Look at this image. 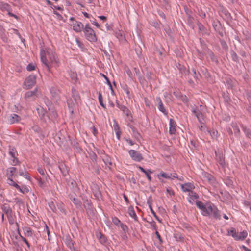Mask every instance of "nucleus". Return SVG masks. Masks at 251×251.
<instances>
[{"label": "nucleus", "instance_id": "1", "mask_svg": "<svg viewBox=\"0 0 251 251\" xmlns=\"http://www.w3.org/2000/svg\"><path fill=\"white\" fill-rule=\"evenodd\" d=\"M202 214L205 216L213 217L216 219H221L219 211L213 204L207 203L205 209L202 212Z\"/></svg>", "mask_w": 251, "mask_h": 251}, {"label": "nucleus", "instance_id": "2", "mask_svg": "<svg viewBox=\"0 0 251 251\" xmlns=\"http://www.w3.org/2000/svg\"><path fill=\"white\" fill-rule=\"evenodd\" d=\"M86 38L91 42H96L97 38L94 30L91 28L89 24L86 25L83 29Z\"/></svg>", "mask_w": 251, "mask_h": 251}, {"label": "nucleus", "instance_id": "3", "mask_svg": "<svg viewBox=\"0 0 251 251\" xmlns=\"http://www.w3.org/2000/svg\"><path fill=\"white\" fill-rule=\"evenodd\" d=\"M200 43L201 44L203 48L204 49L206 54L210 58L211 61L213 63H214L216 66L219 65V62L218 60V57L214 53V52L210 49L207 47L206 45L204 43H203V41L201 38L200 39Z\"/></svg>", "mask_w": 251, "mask_h": 251}, {"label": "nucleus", "instance_id": "4", "mask_svg": "<svg viewBox=\"0 0 251 251\" xmlns=\"http://www.w3.org/2000/svg\"><path fill=\"white\" fill-rule=\"evenodd\" d=\"M216 155V160L219 165L222 167L224 168L225 165V155L221 151L217 150L215 151Z\"/></svg>", "mask_w": 251, "mask_h": 251}, {"label": "nucleus", "instance_id": "5", "mask_svg": "<svg viewBox=\"0 0 251 251\" xmlns=\"http://www.w3.org/2000/svg\"><path fill=\"white\" fill-rule=\"evenodd\" d=\"M128 153L132 159L136 162H140L143 160V157L141 153L134 150L128 151Z\"/></svg>", "mask_w": 251, "mask_h": 251}, {"label": "nucleus", "instance_id": "6", "mask_svg": "<svg viewBox=\"0 0 251 251\" xmlns=\"http://www.w3.org/2000/svg\"><path fill=\"white\" fill-rule=\"evenodd\" d=\"M36 77L35 75H31L27 77L24 82L26 89H29L32 88L36 83Z\"/></svg>", "mask_w": 251, "mask_h": 251}, {"label": "nucleus", "instance_id": "7", "mask_svg": "<svg viewBox=\"0 0 251 251\" xmlns=\"http://www.w3.org/2000/svg\"><path fill=\"white\" fill-rule=\"evenodd\" d=\"M212 25L215 31L218 33L220 37H223L224 36V29L220 22L219 21H213Z\"/></svg>", "mask_w": 251, "mask_h": 251}, {"label": "nucleus", "instance_id": "8", "mask_svg": "<svg viewBox=\"0 0 251 251\" xmlns=\"http://www.w3.org/2000/svg\"><path fill=\"white\" fill-rule=\"evenodd\" d=\"M135 73L138 77L139 83L141 85H145L147 84V81L145 78L144 77L143 74L141 72L140 69L138 68H134Z\"/></svg>", "mask_w": 251, "mask_h": 251}, {"label": "nucleus", "instance_id": "9", "mask_svg": "<svg viewBox=\"0 0 251 251\" xmlns=\"http://www.w3.org/2000/svg\"><path fill=\"white\" fill-rule=\"evenodd\" d=\"M181 188L183 192H189V195H191L190 192L195 189V186L192 183L188 182L184 184H181Z\"/></svg>", "mask_w": 251, "mask_h": 251}, {"label": "nucleus", "instance_id": "10", "mask_svg": "<svg viewBox=\"0 0 251 251\" xmlns=\"http://www.w3.org/2000/svg\"><path fill=\"white\" fill-rule=\"evenodd\" d=\"M197 25L198 26L199 30L203 35H209L210 32V30L207 29L204 25L200 22L198 21Z\"/></svg>", "mask_w": 251, "mask_h": 251}, {"label": "nucleus", "instance_id": "11", "mask_svg": "<svg viewBox=\"0 0 251 251\" xmlns=\"http://www.w3.org/2000/svg\"><path fill=\"white\" fill-rule=\"evenodd\" d=\"M72 97L77 104L80 102L81 98L79 93L74 87L72 88Z\"/></svg>", "mask_w": 251, "mask_h": 251}, {"label": "nucleus", "instance_id": "12", "mask_svg": "<svg viewBox=\"0 0 251 251\" xmlns=\"http://www.w3.org/2000/svg\"><path fill=\"white\" fill-rule=\"evenodd\" d=\"M37 92V88H36L33 91H29L26 92L25 95V98L27 100L30 99L34 100L36 98Z\"/></svg>", "mask_w": 251, "mask_h": 251}, {"label": "nucleus", "instance_id": "13", "mask_svg": "<svg viewBox=\"0 0 251 251\" xmlns=\"http://www.w3.org/2000/svg\"><path fill=\"white\" fill-rule=\"evenodd\" d=\"M73 30L76 32H80L84 29L83 24L81 22L75 21L73 23Z\"/></svg>", "mask_w": 251, "mask_h": 251}, {"label": "nucleus", "instance_id": "14", "mask_svg": "<svg viewBox=\"0 0 251 251\" xmlns=\"http://www.w3.org/2000/svg\"><path fill=\"white\" fill-rule=\"evenodd\" d=\"M46 52L43 50H41L40 55H41V60L42 63H43L45 66L49 69L50 67V63L48 62L46 57Z\"/></svg>", "mask_w": 251, "mask_h": 251}, {"label": "nucleus", "instance_id": "15", "mask_svg": "<svg viewBox=\"0 0 251 251\" xmlns=\"http://www.w3.org/2000/svg\"><path fill=\"white\" fill-rule=\"evenodd\" d=\"M83 206L88 214L93 213L92 204L90 200H86L83 204Z\"/></svg>", "mask_w": 251, "mask_h": 251}, {"label": "nucleus", "instance_id": "16", "mask_svg": "<svg viewBox=\"0 0 251 251\" xmlns=\"http://www.w3.org/2000/svg\"><path fill=\"white\" fill-rule=\"evenodd\" d=\"M156 102L158 104V108L159 110L162 112L163 113H164L165 115L167 114V112L166 111L163 102L159 97H157L156 98Z\"/></svg>", "mask_w": 251, "mask_h": 251}, {"label": "nucleus", "instance_id": "17", "mask_svg": "<svg viewBox=\"0 0 251 251\" xmlns=\"http://www.w3.org/2000/svg\"><path fill=\"white\" fill-rule=\"evenodd\" d=\"M169 133L170 134H175L176 133V123L175 121L172 119H170L169 120Z\"/></svg>", "mask_w": 251, "mask_h": 251}, {"label": "nucleus", "instance_id": "18", "mask_svg": "<svg viewBox=\"0 0 251 251\" xmlns=\"http://www.w3.org/2000/svg\"><path fill=\"white\" fill-rule=\"evenodd\" d=\"M117 106L123 111V113L126 114V116H129L130 114V111L126 106L120 104L117 101H116Z\"/></svg>", "mask_w": 251, "mask_h": 251}, {"label": "nucleus", "instance_id": "19", "mask_svg": "<svg viewBox=\"0 0 251 251\" xmlns=\"http://www.w3.org/2000/svg\"><path fill=\"white\" fill-rule=\"evenodd\" d=\"M96 236L99 239V242L101 244H105L107 243V239L106 236L102 234L101 232H98L96 233Z\"/></svg>", "mask_w": 251, "mask_h": 251}, {"label": "nucleus", "instance_id": "20", "mask_svg": "<svg viewBox=\"0 0 251 251\" xmlns=\"http://www.w3.org/2000/svg\"><path fill=\"white\" fill-rule=\"evenodd\" d=\"M65 243L67 246L71 250H75L74 247V242H73V241L71 239L70 236H67L66 237Z\"/></svg>", "mask_w": 251, "mask_h": 251}, {"label": "nucleus", "instance_id": "21", "mask_svg": "<svg viewBox=\"0 0 251 251\" xmlns=\"http://www.w3.org/2000/svg\"><path fill=\"white\" fill-rule=\"evenodd\" d=\"M176 67L179 70L180 73H181L182 75H186L189 73V71L186 69V67L180 63H178L176 65Z\"/></svg>", "mask_w": 251, "mask_h": 251}, {"label": "nucleus", "instance_id": "22", "mask_svg": "<svg viewBox=\"0 0 251 251\" xmlns=\"http://www.w3.org/2000/svg\"><path fill=\"white\" fill-rule=\"evenodd\" d=\"M68 138L69 141H70L74 149L79 151L81 149L79 146L78 142H76L75 140H72L70 136H68Z\"/></svg>", "mask_w": 251, "mask_h": 251}, {"label": "nucleus", "instance_id": "23", "mask_svg": "<svg viewBox=\"0 0 251 251\" xmlns=\"http://www.w3.org/2000/svg\"><path fill=\"white\" fill-rule=\"evenodd\" d=\"M21 120V117L16 114H12L10 116L9 121L11 124L17 123Z\"/></svg>", "mask_w": 251, "mask_h": 251}, {"label": "nucleus", "instance_id": "24", "mask_svg": "<svg viewBox=\"0 0 251 251\" xmlns=\"http://www.w3.org/2000/svg\"><path fill=\"white\" fill-rule=\"evenodd\" d=\"M129 127L132 130L134 137L137 140H139L141 137V136L139 133L137 129L132 125L129 126Z\"/></svg>", "mask_w": 251, "mask_h": 251}, {"label": "nucleus", "instance_id": "25", "mask_svg": "<svg viewBox=\"0 0 251 251\" xmlns=\"http://www.w3.org/2000/svg\"><path fill=\"white\" fill-rule=\"evenodd\" d=\"M192 112L197 117L198 121L201 123V118H203V114L202 112L198 108H196L192 111Z\"/></svg>", "mask_w": 251, "mask_h": 251}, {"label": "nucleus", "instance_id": "26", "mask_svg": "<svg viewBox=\"0 0 251 251\" xmlns=\"http://www.w3.org/2000/svg\"><path fill=\"white\" fill-rule=\"evenodd\" d=\"M128 213L130 217L133 218L135 221H138V217L136 214V213L134 210L133 207L132 206H130L128 207Z\"/></svg>", "mask_w": 251, "mask_h": 251}, {"label": "nucleus", "instance_id": "27", "mask_svg": "<svg viewBox=\"0 0 251 251\" xmlns=\"http://www.w3.org/2000/svg\"><path fill=\"white\" fill-rule=\"evenodd\" d=\"M102 160L105 165L108 166L109 168H110L111 166L112 165V162L110 157L107 155H105V156L102 157Z\"/></svg>", "mask_w": 251, "mask_h": 251}, {"label": "nucleus", "instance_id": "28", "mask_svg": "<svg viewBox=\"0 0 251 251\" xmlns=\"http://www.w3.org/2000/svg\"><path fill=\"white\" fill-rule=\"evenodd\" d=\"M24 234L27 237H32L33 233L30 227L28 226H25L23 228Z\"/></svg>", "mask_w": 251, "mask_h": 251}, {"label": "nucleus", "instance_id": "29", "mask_svg": "<svg viewBox=\"0 0 251 251\" xmlns=\"http://www.w3.org/2000/svg\"><path fill=\"white\" fill-rule=\"evenodd\" d=\"M59 168L64 176H66L68 174V170L64 164H61Z\"/></svg>", "mask_w": 251, "mask_h": 251}, {"label": "nucleus", "instance_id": "30", "mask_svg": "<svg viewBox=\"0 0 251 251\" xmlns=\"http://www.w3.org/2000/svg\"><path fill=\"white\" fill-rule=\"evenodd\" d=\"M67 102L70 112L73 114L75 106L74 102L71 99H68Z\"/></svg>", "mask_w": 251, "mask_h": 251}, {"label": "nucleus", "instance_id": "31", "mask_svg": "<svg viewBox=\"0 0 251 251\" xmlns=\"http://www.w3.org/2000/svg\"><path fill=\"white\" fill-rule=\"evenodd\" d=\"M220 194L225 201H230L232 198L231 195L227 191H221Z\"/></svg>", "mask_w": 251, "mask_h": 251}, {"label": "nucleus", "instance_id": "32", "mask_svg": "<svg viewBox=\"0 0 251 251\" xmlns=\"http://www.w3.org/2000/svg\"><path fill=\"white\" fill-rule=\"evenodd\" d=\"M37 111L40 118L42 120H44L46 111L44 110L43 107L40 106L37 108Z\"/></svg>", "mask_w": 251, "mask_h": 251}, {"label": "nucleus", "instance_id": "33", "mask_svg": "<svg viewBox=\"0 0 251 251\" xmlns=\"http://www.w3.org/2000/svg\"><path fill=\"white\" fill-rule=\"evenodd\" d=\"M93 193L96 199H99V197L101 196L100 191L97 185L95 186L94 188L93 189Z\"/></svg>", "mask_w": 251, "mask_h": 251}, {"label": "nucleus", "instance_id": "34", "mask_svg": "<svg viewBox=\"0 0 251 251\" xmlns=\"http://www.w3.org/2000/svg\"><path fill=\"white\" fill-rule=\"evenodd\" d=\"M194 22H195V19L193 16L191 17L187 18V24L192 29H194V28L195 27Z\"/></svg>", "mask_w": 251, "mask_h": 251}, {"label": "nucleus", "instance_id": "35", "mask_svg": "<svg viewBox=\"0 0 251 251\" xmlns=\"http://www.w3.org/2000/svg\"><path fill=\"white\" fill-rule=\"evenodd\" d=\"M1 209L6 215L11 213L12 212V210L9 205L7 204L2 205Z\"/></svg>", "mask_w": 251, "mask_h": 251}, {"label": "nucleus", "instance_id": "36", "mask_svg": "<svg viewBox=\"0 0 251 251\" xmlns=\"http://www.w3.org/2000/svg\"><path fill=\"white\" fill-rule=\"evenodd\" d=\"M222 16L227 21L231 20V16L229 12L226 10L224 9L222 11Z\"/></svg>", "mask_w": 251, "mask_h": 251}, {"label": "nucleus", "instance_id": "37", "mask_svg": "<svg viewBox=\"0 0 251 251\" xmlns=\"http://www.w3.org/2000/svg\"><path fill=\"white\" fill-rule=\"evenodd\" d=\"M241 128L243 131L244 132L245 134H246V136L248 138H251V130L248 128L246 126H244V125H241Z\"/></svg>", "mask_w": 251, "mask_h": 251}, {"label": "nucleus", "instance_id": "38", "mask_svg": "<svg viewBox=\"0 0 251 251\" xmlns=\"http://www.w3.org/2000/svg\"><path fill=\"white\" fill-rule=\"evenodd\" d=\"M70 199L77 208H79L81 206V202L78 199H76L75 197H72V196H71Z\"/></svg>", "mask_w": 251, "mask_h": 251}, {"label": "nucleus", "instance_id": "39", "mask_svg": "<svg viewBox=\"0 0 251 251\" xmlns=\"http://www.w3.org/2000/svg\"><path fill=\"white\" fill-rule=\"evenodd\" d=\"M6 216L7 217L9 224L10 225L14 224V223H15V216L13 215L12 212L11 213H9V214L6 215Z\"/></svg>", "mask_w": 251, "mask_h": 251}, {"label": "nucleus", "instance_id": "40", "mask_svg": "<svg viewBox=\"0 0 251 251\" xmlns=\"http://www.w3.org/2000/svg\"><path fill=\"white\" fill-rule=\"evenodd\" d=\"M146 76L148 81L150 82L153 81L155 79L154 75L150 71H147L146 73Z\"/></svg>", "mask_w": 251, "mask_h": 251}, {"label": "nucleus", "instance_id": "41", "mask_svg": "<svg viewBox=\"0 0 251 251\" xmlns=\"http://www.w3.org/2000/svg\"><path fill=\"white\" fill-rule=\"evenodd\" d=\"M7 181H8V183L10 185L14 186L17 190L18 189H20V186L13 181V180L12 179V177H9L8 178Z\"/></svg>", "mask_w": 251, "mask_h": 251}, {"label": "nucleus", "instance_id": "42", "mask_svg": "<svg viewBox=\"0 0 251 251\" xmlns=\"http://www.w3.org/2000/svg\"><path fill=\"white\" fill-rule=\"evenodd\" d=\"M201 73L203 75L205 78L206 79H208L211 77L210 74L208 72L207 70L205 68H203L201 69Z\"/></svg>", "mask_w": 251, "mask_h": 251}, {"label": "nucleus", "instance_id": "43", "mask_svg": "<svg viewBox=\"0 0 251 251\" xmlns=\"http://www.w3.org/2000/svg\"><path fill=\"white\" fill-rule=\"evenodd\" d=\"M196 204L198 208L201 210L202 212L204 211L205 209L206 205H204L203 202L201 201H197Z\"/></svg>", "mask_w": 251, "mask_h": 251}, {"label": "nucleus", "instance_id": "44", "mask_svg": "<svg viewBox=\"0 0 251 251\" xmlns=\"http://www.w3.org/2000/svg\"><path fill=\"white\" fill-rule=\"evenodd\" d=\"M10 7V5L8 3L3 2H0V8L2 10L9 11Z\"/></svg>", "mask_w": 251, "mask_h": 251}, {"label": "nucleus", "instance_id": "45", "mask_svg": "<svg viewBox=\"0 0 251 251\" xmlns=\"http://www.w3.org/2000/svg\"><path fill=\"white\" fill-rule=\"evenodd\" d=\"M17 152V151L15 147L9 146V154L12 157L15 156V153Z\"/></svg>", "mask_w": 251, "mask_h": 251}, {"label": "nucleus", "instance_id": "46", "mask_svg": "<svg viewBox=\"0 0 251 251\" xmlns=\"http://www.w3.org/2000/svg\"><path fill=\"white\" fill-rule=\"evenodd\" d=\"M230 55L231 58L233 61L236 62H239L238 56L234 51L231 50L230 51Z\"/></svg>", "mask_w": 251, "mask_h": 251}, {"label": "nucleus", "instance_id": "47", "mask_svg": "<svg viewBox=\"0 0 251 251\" xmlns=\"http://www.w3.org/2000/svg\"><path fill=\"white\" fill-rule=\"evenodd\" d=\"M159 179L161 181V182H163V180H161V178H160V176H161L163 178H167V179H172L170 176L168 175L167 173L161 172L158 175Z\"/></svg>", "mask_w": 251, "mask_h": 251}, {"label": "nucleus", "instance_id": "48", "mask_svg": "<svg viewBox=\"0 0 251 251\" xmlns=\"http://www.w3.org/2000/svg\"><path fill=\"white\" fill-rule=\"evenodd\" d=\"M28 172L25 169L23 172H19L21 176L25 177L27 180L30 181L31 177L28 175Z\"/></svg>", "mask_w": 251, "mask_h": 251}, {"label": "nucleus", "instance_id": "49", "mask_svg": "<svg viewBox=\"0 0 251 251\" xmlns=\"http://www.w3.org/2000/svg\"><path fill=\"white\" fill-rule=\"evenodd\" d=\"M247 232L246 231H243L242 232H241L239 233L238 234V240H244L246 237L247 236Z\"/></svg>", "mask_w": 251, "mask_h": 251}, {"label": "nucleus", "instance_id": "50", "mask_svg": "<svg viewBox=\"0 0 251 251\" xmlns=\"http://www.w3.org/2000/svg\"><path fill=\"white\" fill-rule=\"evenodd\" d=\"M98 99H99V103H100V106H102L103 108L105 109L106 106L103 102L102 96L101 93L100 92H99Z\"/></svg>", "mask_w": 251, "mask_h": 251}, {"label": "nucleus", "instance_id": "51", "mask_svg": "<svg viewBox=\"0 0 251 251\" xmlns=\"http://www.w3.org/2000/svg\"><path fill=\"white\" fill-rule=\"evenodd\" d=\"M192 71L193 73V77L196 80H198L199 79V77L201 76V74L200 73L196 71L195 68H192Z\"/></svg>", "mask_w": 251, "mask_h": 251}, {"label": "nucleus", "instance_id": "52", "mask_svg": "<svg viewBox=\"0 0 251 251\" xmlns=\"http://www.w3.org/2000/svg\"><path fill=\"white\" fill-rule=\"evenodd\" d=\"M232 127L233 128V130H234L235 135H236L237 136L239 135L240 131V129H239L238 126L237 125V124H233L232 125Z\"/></svg>", "mask_w": 251, "mask_h": 251}, {"label": "nucleus", "instance_id": "53", "mask_svg": "<svg viewBox=\"0 0 251 251\" xmlns=\"http://www.w3.org/2000/svg\"><path fill=\"white\" fill-rule=\"evenodd\" d=\"M70 76L72 80L76 82L77 79V75L76 72H71L70 74Z\"/></svg>", "mask_w": 251, "mask_h": 251}, {"label": "nucleus", "instance_id": "54", "mask_svg": "<svg viewBox=\"0 0 251 251\" xmlns=\"http://www.w3.org/2000/svg\"><path fill=\"white\" fill-rule=\"evenodd\" d=\"M18 190L23 194L27 193L29 191V189L26 186H23L21 187L20 186V189Z\"/></svg>", "mask_w": 251, "mask_h": 251}, {"label": "nucleus", "instance_id": "55", "mask_svg": "<svg viewBox=\"0 0 251 251\" xmlns=\"http://www.w3.org/2000/svg\"><path fill=\"white\" fill-rule=\"evenodd\" d=\"M90 158L94 164L97 163V156L95 153L92 152L90 153Z\"/></svg>", "mask_w": 251, "mask_h": 251}, {"label": "nucleus", "instance_id": "56", "mask_svg": "<svg viewBox=\"0 0 251 251\" xmlns=\"http://www.w3.org/2000/svg\"><path fill=\"white\" fill-rule=\"evenodd\" d=\"M47 53L48 54V57L49 58L51 62H53L55 60V56L53 55L52 52L47 51Z\"/></svg>", "mask_w": 251, "mask_h": 251}, {"label": "nucleus", "instance_id": "57", "mask_svg": "<svg viewBox=\"0 0 251 251\" xmlns=\"http://www.w3.org/2000/svg\"><path fill=\"white\" fill-rule=\"evenodd\" d=\"M152 173H153V172L149 169L146 170L145 171V173H144L146 175V177H147V178L149 181H151V176L150 174H151Z\"/></svg>", "mask_w": 251, "mask_h": 251}, {"label": "nucleus", "instance_id": "58", "mask_svg": "<svg viewBox=\"0 0 251 251\" xmlns=\"http://www.w3.org/2000/svg\"><path fill=\"white\" fill-rule=\"evenodd\" d=\"M185 12L187 17H192L193 12L191 10L189 9L187 7H184Z\"/></svg>", "mask_w": 251, "mask_h": 251}, {"label": "nucleus", "instance_id": "59", "mask_svg": "<svg viewBox=\"0 0 251 251\" xmlns=\"http://www.w3.org/2000/svg\"><path fill=\"white\" fill-rule=\"evenodd\" d=\"M223 97L225 102L226 103H229L231 101V99L228 96V94L224 93L223 94Z\"/></svg>", "mask_w": 251, "mask_h": 251}, {"label": "nucleus", "instance_id": "60", "mask_svg": "<svg viewBox=\"0 0 251 251\" xmlns=\"http://www.w3.org/2000/svg\"><path fill=\"white\" fill-rule=\"evenodd\" d=\"M220 43L222 48L225 50H227L228 49V46L226 43V42L223 40H220Z\"/></svg>", "mask_w": 251, "mask_h": 251}, {"label": "nucleus", "instance_id": "61", "mask_svg": "<svg viewBox=\"0 0 251 251\" xmlns=\"http://www.w3.org/2000/svg\"><path fill=\"white\" fill-rule=\"evenodd\" d=\"M16 170V168L15 167H10L9 168L7 171L8 172L9 171L10 172V174H9V176L10 177H12L13 175H14V172Z\"/></svg>", "mask_w": 251, "mask_h": 251}, {"label": "nucleus", "instance_id": "62", "mask_svg": "<svg viewBox=\"0 0 251 251\" xmlns=\"http://www.w3.org/2000/svg\"><path fill=\"white\" fill-rule=\"evenodd\" d=\"M174 237L176 241H182L184 238L179 233H176L174 234Z\"/></svg>", "mask_w": 251, "mask_h": 251}, {"label": "nucleus", "instance_id": "63", "mask_svg": "<svg viewBox=\"0 0 251 251\" xmlns=\"http://www.w3.org/2000/svg\"><path fill=\"white\" fill-rule=\"evenodd\" d=\"M122 88L124 92L127 94V97H129L130 91L127 85L126 84H125L123 86Z\"/></svg>", "mask_w": 251, "mask_h": 251}, {"label": "nucleus", "instance_id": "64", "mask_svg": "<svg viewBox=\"0 0 251 251\" xmlns=\"http://www.w3.org/2000/svg\"><path fill=\"white\" fill-rule=\"evenodd\" d=\"M50 116L52 119H56L57 117V113L54 110H52L50 111Z\"/></svg>", "mask_w": 251, "mask_h": 251}]
</instances>
